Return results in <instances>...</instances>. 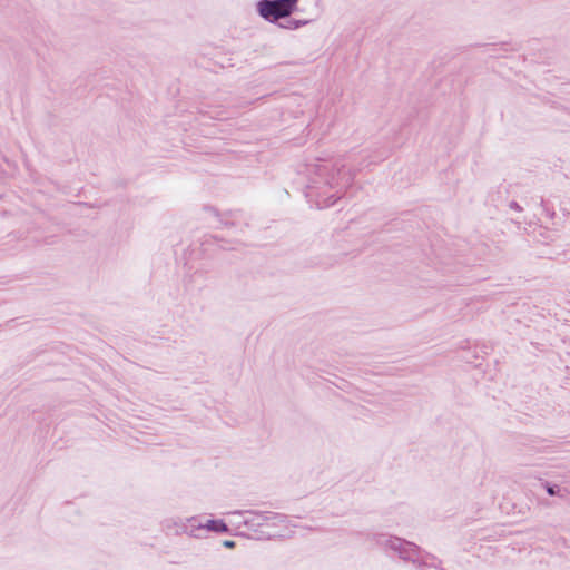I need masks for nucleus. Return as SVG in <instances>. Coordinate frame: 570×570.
<instances>
[{
    "instance_id": "1",
    "label": "nucleus",
    "mask_w": 570,
    "mask_h": 570,
    "mask_svg": "<svg viewBox=\"0 0 570 570\" xmlns=\"http://www.w3.org/2000/svg\"><path fill=\"white\" fill-rule=\"evenodd\" d=\"M296 0H264L259 2L258 10L262 17L267 20L276 21L292 13Z\"/></svg>"
},
{
    "instance_id": "2",
    "label": "nucleus",
    "mask_w": 570,
    "mask_h": 570,
    "mask_svg": "<svg viewBox=\"0 0 570 570\" xmlns=\"http://www.w3.org/2000/svg\"><path fill=\"white\" fill-rule=\"evenodd\" d=\"M204 528L209 531L219 532V533L228 531L226 523L222 520H209L206 522Z\"/></svg>"
},
{
    "instance_id": "3",
    "label": "nucleus",
    "mask_w": 570,
    "mask_h": 570,
    "mask_svg": "<svg viewBox=\"0 0 570 570\" xmlns=\"http://www.w3.org/2000/svg\"><path fill=\"white\" fill-rule=\"evenodd\" d=\"M223 544H224V547L229 548V549H232V548H234V547H235V542H234V541H232V540H225V541L223 542Z\"/></svg>"
}]
</instances>
